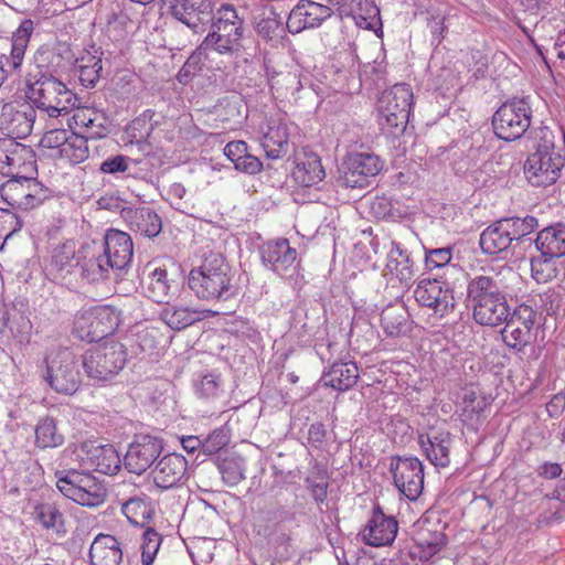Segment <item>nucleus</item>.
<instances>
[{
    "label": "nucleus",
    "mask_w": 565,
    "mask_h": 565,
    "mask_svg": "<svg viewBox=\"0 0 565 565\" xmlns=\"http://www.w3.org/2000/svg\"><path fill=\"white\" fill-rule=\"evenodd\" d=\"M563 147L555 145L552 129L541 126L531 130L532 152L524 163V173L534 186H548L561 177L565 166V131H561Z\"/></svg>",
    "instance_id": "f257e3e1"
},
{
    "label": "nucleus",
    "mask_w": 565,
    "mask_h": 565,
    "mask_svg": "<svg viewBox=\"0 0 565 565\" xmlns=\"http://www.w3.org/2000/svg\"><path fill=\"white\" fill-rule=\"evenodd\" d=\"M188 285L199 299L205 301H227L236 295L231 267L220 253L206 254L201 265L191 269Z\"/></svg>",
    "instance_id": "f03ea898"
},
{
    "label": "nucleus",
    "mask_w": 565,
    "mask_h": 565,
    "mask_svg": "<svg viewBox=\"0 0 565 565\" xmlns=\"http://www.w3.org/2000/svg\"><path fill=\"white\" fill-rule=\"evenodd\" d=\"M29 76L26 97L34 109L44 111L50 118H57L76 106V95L50 72L39 68Z\"/></svg>",
    "instance_id": "7ed1b4c3"
},
{
    "label": "nucleus",
    "mask_w": 565,
    "mask_h": 565,
    "mask_svg": "<svg viewBox=\"0 0 565 565\" xmlns=\"http://www.w3.org/2000/svg\"><path fill=\"white\" fill-rule=\"evenodd\" d=\"M127 355L122 343L107 340L86 350L82 355V366L90 380L106 382L125 367Z\"/></svg>",
    "instance_id": "20e7f679"
},
{
    "label": "nucleus",
    "mask_w": 565,
    "mask_h": 565,
    "mask_svg": "<svg viewBox=\"0 0 565 565\" xmlns=\"http://www.w3.org/2000/svg\"><path fill=\"white\" fill-rule=\"evenodd\" d=\"M44 362L46 366L44 380L52 390L60 394L72 395L79 388L83 381L82 356H77L68 348H62L47 354Z\"/></svg>",
    "instance_id": "39448f33"
},
{
    "label": "nucleus",
    "mask_w": 565,
    "mask_h": 565,
    "mask_svg": "<svg viewBox=\"0 0 565 565\" xmlns=\"http://www.w3.org/2000/svg\"><path fill=\"white\" fill-rule=\"evenodd\" d=\"M413 92L407 84H395L382 93L377 100L379 124L386 134L397 137L406 129Z\"/></svg>",
    "instance_id": "423d86ee"
},
{
    "label": "nucleus",
    "mask_w": 565,
    "mask_h": 565,
    "mask_svg": "<svg viewBox=\"0 0 565 565\" xmlns=\"http://www.w3.org/2000/svg\"><path fill=\"white\" fill-rule=\"evenodd\" d=\"M56 487L60 492L83 507H98L104 503L106 489L90 472L82 469L55 471Z\"/></svg>",
    "instance_id": "0eeeda50"
},
{
    "label": "nucleus",
    "mask_w": 565,
    "mask_h": 565,
    "mask_svg": "<svg viewBox=\"0 0 565 565\" xmlns=\"http://www.w3.org/2000/svg\"><path fill=\"white\" fill-rule=\"evenodd\" d=\"M532 108L529 98H512L503 103L492 116L494 135L504 141L520 139L530 128Z\"/></svg>",
    "instance_id": "6e6552de"
},
{
    "label": "nucleus",
    "mask_w": 565,
    "mask_h": 565,
    "mask_svg": "<svg viewBox=\"0 0 565 565\" xmlns=\"http://www.w3.org/2000/svg\"><path fill=\"white\" fill-rule=\"evenodd\" d=\"M456 282L449 277L422 279L414 291L415 299L422 307L444 317L455 310L457 300L463 296L461 290H456Z\"/></svg>",
    "instance_id": "1a4fd4ad"
},
{
    "label": "nucleus",
    "mask_w": 565,
    "mask_h": 565,
    "mask_svg": "<svg viewBox=\"0 0 565 565\" xmlns=\"http://www.w3.org/2000/svg\"><path fill=\"white\" fill-rule=\"evenodd\" d=\"M121 322V311L110 305L96 306L77 318L75 329L87 342H99L113 334Z\"/></svg>",
    "instance_id": "9d476101"
},
{
    "label": "nucleus",
    "mask_w": 565,
    "mask_h": 565,
    "mask_svg": "<svg viewBox=\"0 0 565 565\" xmlns=\"http://www.w3.org/2000/svg\"><path fill=\"white\" fill-rule=\"evenodd\" d=\"M383 169V161L379 156L370 152H355L348 157L338 183L350 189H364Z\"/></svg>",
    "instance_id": "9b49d317"
},
{
    "label": "nucleus",
    "mask_w": 565,
    "mask_h": 565,
    "mask_svg": "<svg viewBox=\"0 0 565 565\" xmlns=\"http://www.w3.org/2000/svg\"><path fill=\"white\" fill-rule=\"evenodd\" d=\"M390 471L395 487L408 500L415 501L424 489V466L416 457L394 456L391 458Z\"/></svg>",
    "instance_id": "f8f14e48"
},
{
    "label": "nucleus",
    "mask_w": 565,
    "mask_h": 565,
    "mask_svg": "<svg viewBox=\"0 0 565 565\" xmlns=\"http://www.w3.org/2000/svg\"><path fill=\"white\" fill-rule=\"evenodd\" d=\"M77 458L82 469L94 470L108 476L116 475L122 463L113 445H103L97 440L84 441L77 450Z\"/></svg>",
    "instance_id": "ddd939ff"
},
{
    "label": "nucleus",
    "mask_w": 565,
    "mask_h": 565,
    "mask_svg": "<svg viewBox=\"0 0 565 565\" xmlns=\"http://www.w3.org/2000/svg\"><path fill=\"white\" fill-rule=\"evenodd\" d=\"M536 316L537 312L531 306L525 303L518 306L503 322L505 323L501 331L503 342L510 349L523 351L531 341Z\"/></svg>",
    "instance_id": "4468645a"
},
{
    "label": "nucleus",
    "mask_w": 565,
    "mask_h": 565,
    "mask_svg": "<svg viewBox=\"0 0 565 565\" xmlns=\"http://www.w3.org/2000/svg\"><path fill=\"white\" fill-rule=\"evenodd\" d=\"M163 440L151 435H136L124 457L122 465L130 473L142 475L160 457Z\"/></svg>",
    "instance_id": "2eb2a0df"
},
{
    "label": "nucleus",
    "mask_w": 565,
    "mask_h": 565,
    "mask_svg": "<svg viewBox=\"0 0 565 565\" xmlns=\"http://www.w3.org/2000/svg\"><path fill=\"white\" fill-rule=\"evenodd\" d=\"M296 520V512L278 501H269L264 507L258 508L255 516V527L259 535L267 539H277L281 542L289 539L285 531L287 522Z\"/></svg>",
    "instance_id": "dca6fc26"
},
{
    "label": "nucleus",
    "mask_w": 565,
    "mask_h": 565,
    "mask_svg": "<svg viewBox=\"0 0 565 565\" xmlns=\"http://www.w3.org/2000/svg\"><path fill=\"white\" fill-rule=\"evenodd\" d=\"M36 118L32 104L7 103L0 113V129L9 139H24L31 132Z\"/></svg>",
    "instance_id": "f3484780"
},
{
    "label": "nucleus",
    "mask_w": 565,
    "mask_h": 565,
    "mask_svg": "<svg viewBox=\"0 0 565 565\" xmlns=\"http://www.w3.org/2000/svg\"><path fill=\"white\" fill-rule=\"evenodd\" d=\"M171 14L194 34L203 33L214 20L210 0H168Z\"/></svg>",
    "instance_id": "a211bd4d"
},
{
    "label": "nucleus",
    "mask_w": 565,
    "mask_h": 565,
    "mask_svg": "<svg viewBox=\"0 0 565 565\" xmlns=\"http://www.w3.org/2000/svg\"><path fill=\"white\" fill-rule=\"evenodd\" d=\"M333 14V9L313 0H299L291 9L286 21L289 33L298 34L307 29L319 28Z\"/></svg>",
    "instance_id": "6ab92c4d"
},
{
    "label": "nucleus",
    "mask_w": 565,
    "mask_h": 565,
    "mask_svg": "<svg viewBox=\"0 0 565 565\" xmlns=\"http://www.w3.org/2000/svg\"><path fill=\"white\" fill-rule=\"evenodd\" d=\"M178 267H156L146 281V296L157 303L169 305L170 300L179 292Z\"/></svg>",
    "instance_id": "aec40b11"
},
{
    "label": "nucleus",
    "mask_w": 565,
    "mask_h": 565,
    "mask_svg": "<svg viewBox=\"0 0 565 565\" xmlns=\"http://www.w3.org/2000/svg\"><path fill=\"white\" fill-rule=\"evenodd\" d=\"M98 243L103 246L107 257L105 264H110L114 273H119L130 265L134 256V243L129 234L109 228L106 231L104 239Z\"/></svg>",
    "instance_id": "412c9836"
},
{
    "label": "nucleus",
    "mask_w": 565,
    "mask_h": 565,
    "mask_svg": "<svg viewBox=\"0 0 565 565\" xmlns=\"http://www.w3.org/2000/svg\"><path fill=\"white\" fill-rule=\"evenodd\" d=\"M262 263L275 274L284 277L295 269L298 253L287 238L269 241L259 248Z\"/></svg>",
    "instance_id": "4be33fe9"
},
{
    "label": "nucleus",
    "mask_w": 565,
    "mask_h": 565,
    "mask_svg": "<svg viewBox=\"0 0 565 565\" xmlns=\"http://www.w3.org/2000/svg\"><path fill=\"white\" fill-rule=\"evenodd\" d=\"M188 461L184 456L175 452L161 457L152 470L153 483L166 491L180 486L185 479Z\"/></svg>",
    "instance_id": "5701e85b"
},
{
    "label": "nucleus",
    "mask_w": 565,
    "mask_h": 565,
    "mask_svg": "<svg viewBox=\"0 0 565 565\" xmlns=\"http://www.w3.org/2000/svg\"><path fill=\"white\" fill-rule=\"evenodd\" d=\"M398 531V523L394 516L386 515L377 504L373 508L372 515L362 531V536L367 545H391Z\"/></svg>",
    "instance_id": "b1692460"
},
{
    "label": "nucleus",
    "mask_w": 565,
    "mask_h": 565,
    "mask_svg": "<svg viewBox=\"0 0 565 565\" xmlns=\"http://www.w3.org/2000/svg\"><path fill=\"white\" fill-rule=\"evenodd\" d=\"M105 260H107V257L98 242L93 241L84 244L81 247V276L89 282H97L109 278L113 267L110 264H105Z\"/></svg>",
    "instance_id": "393cba45"
},
{
    "label": "nucleus",
    "mask_w": 565,
    "mask_h": 565,
    "mask_svg": "<svg viewBox=\"0 0 565 565\" xmlns=\"http://www.w3.org/2000/svg\"><path fill=\"white\" fill-rule=\"evenodd\" d=\"M243 26L228 23H212V32L204 39L203 43L220 54H233L242 47Z\"/></svg>",
    "instance_id": "a878e982"
},
{
    "label": "nucleus",
    "mask_w": 565,
    "mask_h": 565,
    "mask_svg": "<svg viewBox=\"0 0 565 565\" xmlns=\"http://www.w3.org/2000/svg\"><path fill=\"white\" fill-rule=\"evenodd\" d=\"M452 441V435L448 430H436L433 434H423L418 437L426 458L437 468L449 466Z\"/></svg>",
    "instance_id": "bb28decb"
},
{
    "label": "nucleus",
    "mask_w": 565,
    "mask_h": 565,
    "mask_svg": "<svg viewBox=\"0 0 565 565\" xmlns=\"http://www.w3.org/2000/svg\"><path fill=\"white\" fill-rule=\"evenodd\" d=\"M511 232L503 218H500L487 226L480 234L479 246L483 254L495 256L514 247Z\"/></svg>",
    "instance_id": "cd10ccee"
},
{
    "label": "nucleus",
    "mask_w": 565,
    "mask_h": 565,
    "mask_svg": "<svg viewBox=\"0 0 565 565\" xmlns=\"http://www.w3.org/2000/svg\"><path fill=\"white\" fill-rule=\"evenodd\" d=\"M81 248L76 249L74 241L70 239L57 245L51 256L50 270L58 278H65L79 271Z\"/></svg>",
    "instance_id": "c85d7f7f"
},
{
    "label": "nucleus",
    "mask_w": 565,
    "mask_h": 565,
    "mask_svg": "<svg viewBox=\"0 0 565 565\" xmlns=\"http://www.w3.org/2000/svg\"><path fill=\"white\" fill-rule=\"evenodd\" d=\"M128 227L143 237L153 238L162 230L161 217L150 207L129 209L124 214Z\"/></svg>",
    "instance_id": "c756f323"
},
{
    "label": "nucleus",
    "mask_w": 565,
    "mask_h": 565,
    "mask_svg": "<svg viewBox=\"0 0 565 565\" xmlns=\"http://www.w3.org/2000/svg\"><path fill=\"white\" fill-rule=\"evenodd\" d=\"M92 565H119L122 551L118 540L109 534H98L89 548Z\"/></svg>",
    "instance_id": "7c9ffc66"
},
{
    "label": "nucleus",
    "mask_w": 565,
    "mask_h": 565,
    "mask_svg": "<svg viewBox=\"0 0 565 565\" xmlns=\"http://www.w3.org/2000/svg\"><path fill=\"white\" fill-rule=\"evenodd\" d=\"M510 312L505 294L502 291L491 300L473 308V319L481 326L497 327L508 319Z\"/></svg>",
    "instance_id": "2f4dec72"
},
{
    "label": "nucleus",
    "mask_w": 565,
    "mask_h": 565,
    "mask_svg": "<svg viewBox=\"0 0 565 565\" xmlns=\"http://www.w3.org/2000/svg\"><path fill=\"white\" fill-rule=\"evenodd\" d=\"M534 248L544 256H565V224L556 223L541 230L534 239Z\"/></svg>",
    "instance_id": "473e14b6"
},
{
    "label": "nucleus",
    "mask_w": 565,
    "mask_h": 565,
    "mask_svg": "<svg viewBox=\"0 0 565 565\" xmlns=\"http://www.w3.org/2000/svg\"><path fill=\"white\" fill-rule=\"evenodd\" d=\"M502 292L500 281L488 275H476L467 281L466 301L468 307L476 308Z\"/></svg>",
    "instance_id": "72a5a7b5"
},
{
    "label": "nucleus",
    "mask_w": 565,
    "mask_h": 565,
    "mask_svg": "<svg viewBox=\"0 0 565 565\" xmlns=\"http://www.w3.org/2000/svg\"><path fill=\"white\" fill-rule=\"evenodd\" d=\"M359 376V367L355 362L338 361L332 363L329 370L323 373L322 381L324 385L344 392L356 384Z\"/></svg>",
    "instance_id": "f704fd0d"
},
{
    "label": "nucleus",
    "mask_w": 565,
    "mask_h": 565,
    "mask_svg": "<svg viewBox=\"0 0 565 565\" xmlns=\"http://www.w3.org/2000/svg\"><path fill=\"white\" fill-rule=\"evenodd\" d=\"M289 132L285 122L269 119L263 135V148L268 158L278 159L288 151Z\"/></svg>",
    "instance_id": "c9c22d12"
},
{
    "label": "nucleus",
    "mask_w": 565,
    "mask_h": 565,
    "mask_svg": "<svg viewBox=\"0 0 565 565\" xmlns=\"http://www.w3.org/2000/svg\"><path fill=\"white\" fill-rule=\"evenodd\" d=\"M255 30L264 41L271 44H278L286 35V24H284L280 14L276 9L265 7L263 12L256 18Z\"/></svg>",
    "instance_id": "e433bc0d"
},
{
    "label": "nucleus",
    "mask_w": 565,
    "mask_h": 565,
    "mask_svg": "<svg viewBox=\"0 0 565 565\" xmlns=\"http://www.w3.org/2000/svg\"><path fill=\"white\" fill-rule=\"evenodd\" d=\"M452 258L451 247L425 248V267L427 270L445 269L441 277L454 278L455 281L467 279L468 274L459 266L450 264Z\"/></svg>",
    "instance_id": "4c0bfd02"
},
{
    "label": "nucleus",
    "mask_w": 565,
    "mask_h": 565,
    "mask_svg": "<svg viewBox=\"0 0 565 565\" xmlns=\"http://www.w3.org/2000/svg\"><path fill=\"white\" fill-rule=\"evenodd\" d=\"M326 177L321 159L316 153H306L303 158L298 159L292 170V178L301 186H312L318 184Z\"/></svg>",
    "instance_id": "58836bf2"
},
{
    "label": "nucleus",
    "mask_w": 565,
    "mask_h": 565,
    "mask_svg": "<svg viewBox=\"0 0 565 565\" xmlns=\"http://www.w3.org/2000/svg\"><path fill=\"white\" fill-rule=\"evenodd\" d=\"M386 267L405 285L415 277V263L407 249H403L396 242H392Z\"/></svg>",
    "instance_id": "ea45409f"
},
{
    "label": "nucleus",
    "mask_w": 565,
    "mask_h": 565,
    "mask_svg": "<svg viewBox=\"0 0 565 565\" xmlns=\"http://www.w3.org/2000/svg\"><path fill=\"white\" fill-rule=\"evenodd\" d=\"M381 326L387 337L405 335L411 331L409 313L402 305L388 306L381 313Z\"/></svg>",
    "instance_id": "a19ab883"
},
{
    "label": "nucleus",
    "mask_w": 565,
    "mask_h": 565,
    "mask_svg": "<svg viewBox=\"0 0 565 565\" xmlns=\"http://www.w3.org/2000/svg\"><path fill=\"white\" fill-rule=\"evenodd\" d=\"M121 511L128 521L137 526H146L154 515L152 501L146 494L128 499L121 505Z\"/></svg>",
    "instance_id": "79ce46f5"
},
{
    "label": "nucleus",
    "mask_w": 565,
    "mask_h": 565,
    "mask_svg": "<svg viewBox=\"0 0 565 565\" xmlns=\"http://www.w3.org/2000/svg\"><path fill=\"white\" fill-rule=\"evenodd\" d=\"M33 516L43 529L52 531L58 536H64L67 532L64 514L53 503H38L34 507Z\"/></svg>",
    "instance_id": "37998d69"
},
{
    "label": "nucleus",
    "mask_w": 565,
    "mask_h": 565,
    "mask_svg": "<svg viewBox=\"0 0 565 565\" xmlns=\"http://www.w3.org/2000/svg\"><path fill=\"white\" fill-rule=\"evenodd\" d=\"M102 136L99 131L88 132L87 136L71 132L58 157L68 160L72 164L82 163L89 157L88 139Z\"/></svg>",
    "instance_id": "c03bdc74"
},
{
    "label": "nucleus",
    "mask_w": 565,
    "mask_h": 565,
    "mask_svg": "<svg viewBox=\"0 0 565 565\" xmlns=\"http://www.w3.org/2000/svg\"><path fill=\"white\" fill-rule=\"evenodd\" d=\"M161 320L172 330H183L204 318L203 311L188 307L168 306L160 312Z\"/></svg>",
    "instance_id": "a18cd8bd"
},
{
    "label": "nucleus",
    "mask_w": 565,
    "mask_h": 565,
    "mask_svg": "<svg viewBox=\"0 0 565 565\" xmlns=\"http://www.w3.org/2000/svg\"><path fill=\"white\" fill-rule=\"evenodd\" d=\"M99 172L115 178H139L138 161L124 154H115L105 159L99 166Z\"/></svg>",
    "instance_id": "49530a36"
},
{
    "label": "nucleus",
    "mask_w": 565,
    "mask_h": 565,
    "mask_svg": "<svg viewBox=\"0 0 565 565\" xmlns=\"http://www.w3.org/2000/svg\"><path fill=\"white\" fill-rule=\"evenodd\" d=\"M507 227L511 232V236L514 241V247L529 242L531 247L534 244L532 238H527V235L533 233L539 227V221L536 217L526 215L524 217L512 216L503 217Z\"/></svg>",
    "instance_id": "de8ad7c7"
},
{
    "label": "nucleus",
    "mask_w": 565,
    "mask_h": 565,
    "mask_svg": "<svg viewBox=\"0 0 565 565\" xmlns=\"http://www.w3.org/2000/svg\"><path fill=\"white\" fill-rule=\"evenodd\" d=\"M207 50L210 49L202 42V44L192 52L177 74V79L180 84L186 85L191 83L192 79L203 71L205 61L207 60Z\"/></svg>",
    "instance_id": "09e8293b"
},
{
    "label": "nucleus",
    "mask_w": 565,
    "mask_h": 565,
    "mask_svg": "<svg viewBox=\"0 0 565 565\" xmlns=\"http://www.w3.org/2000/svg\"><path fill=\"white\" fill-rule=\"evenodd\" d=\"M64 443V436L56 426V420L45 417L39 422L35 428V444L40 448H55Z\"/></svg>",
    "instance_id": "8fccbe9b"
},
{
    "label": "nucleus",
    "mask_w": 565,
    "mask_h": 565,
    "mask_svg": "<svg viewBox=\"0 0 565 565\" xmlns=\"http://www.w3.org/2000/svg\"><path fill=\"white\" fill-rule=\"evenodd\" d=\"M25 177L12 174L11 179L0 185L1 198L11 206L25 210Z\"/></svg>",
    "instance_id": "3c124183"
},
{
    "label": "nucleus",
    "mask_w": 565,
    "mask_h": 565,
    "mask_svg": "<svg viewBox=\"0 0 565 565\" xmlns=\"http://www.w3.org/2000/svg\"><path fill=\"white\" fill-rule=\"evenodd\" d=\"M554 258L544 256L542 253L531 257V274L536 282L545 284L556 277L557 269L553 262Z\"/></svg>",
    "instance_id": "603ef678"
},
{
    "label": "nucleus",
    "mask_w": 565,
    "mask_h": 565,
    "mask_svg": "<svg viewBox=\"0 0 565 565\" xmlns=\"http://www.w3.org/2000/svg\"><path fill=\"white\" fill-rule=\"evenodd\" d=\"M103 70L102 60L99 57L88 55L82 57V63L78 65V79L86 88H92L96 85L100 77Z\"/></svg>",
    "instance_id": "864d4df0"
},
{
    "label": "nucleus",
    "mask_w": 565,
    "mask_h": 565,
    "mask_svg": "<svg viewBox=\"0 0 565 565\" xmlns=\"http://www.w3.org/2000/svg\"><path fill=\"white\" fill-rule=\"evenodd\" d=\"M223 481L230 486H237L245 479V465L242 458H225L218 463Z\"/></svg>",
    "instance_id": "5fc2aeb1"
},
{
    "label": "nucleus",
    "mask_w": 565,
    "mask_h": 565,
    "mask_svg": "<svg viewBox=\"0 0 565 565\" xmlns=\"http://www.w3.org/2000/svg\"><path fill=\"white\" fill-rule=\"evenodd\" d=\"M162 542L161 535L152 527H148L142 534L141 562L142 565H152Z\"/></svg>",
    "instance_id": "6e6d98bb"
},
{
    "label": "nucleus",
    "mask_w": 565,
    "mask_h": 565,
    "mask_svg": "<svg viewBox=\"0 0 565 565\" xmlns=\"http://www.w3.org/2000/svg\"><path fill=\"white\" fill-rule=\"evenodd\" d=\"M25 210H32L50 198V190L35 178L25 177Z\"/></svg>",
    "instance_id": "4d7b16f0"
},
{
    "label": "nucleus",
    "mask_w": 565,
    "mask_h": 565,
    "mask_svg": "<svg viewBox=\"0 0 565 565\" xmlns=\"http://www.w3.org/2000/svg\"><path fill=\"white\" fill-rule=\"evenodd\" d=\"M318 313L316 309L298 308L294 316V326L299 328L303 334L312 335L316 334L320 327L321 318L319 316L313 317Z\"/></svg>",
    "instance_id": "13d9d810"
},
{
    "label": "nucleus",
    "mask_w": 565,
    "mask_h": 565,
    "mask_svg": "<svg viewBox=\"0 0 565 565\" xmlns=\"http://www.w3.org/2000/svg\"><path fill=\"white\" fill-rule=\"evenodd\" d=\"M156 117V111L146 109L140 116L135 118L127 128V134L130 138L135 139L137 143L145 141L148 135V121H152Z\"/></svg>",
    "instance_id": "bf43d9fd"
},
{
    "label": "nucleus",
    "mask_w": 565,
    "mask_h": 565,
    "mask_svg": "<svg viewBox=\"0 0 565 565\" xmlns=\"http://www.w3.org/2000/svg\"><path fill=\"white\" fill-rule=\"evenodd\" d=\"M316 468L318 469L317 477L308 476L305 482L310 489L312 498L320 505L326 501L328 495V475L324 468H320L319 466Z\"/></svg>",
    "instance_id": "052dcab7"
},
{
    "label": "nucleus",
    "mask_w": 565,
    "mask_h": 565,
    "mask_svg": "<svg viewBox=\"0 0 565 565\" xmlns=\"http://www.w3.org/2000/svg\"><path fill=\"white\" fill-rule=\"evenodd\" d=\"M230 443V434L228 429L225 427H221L214 429L204 440H203V452L205 455H214L217 454L221 449L226 447Z\"/></svg>",
    "instance_id": "680f3d73"
},
{
    "label": "nucleus",
    "mask_w": 565,
    "mask_h": 565,
    "mask_svg": "<svg viewBox=\"0 0 565 565\" xmlns=\"http://www.w3.org/2000/svg\"><path fill=\"white\" fill-rule=\"evenodd\" d=\"M270 86L277 90H282V94L287 96L289 93L294 95L295 92L299 90L301 82L296 73H279L271 77Z\"/></svg>",
    "instance_id": "e2e57ef3"
},
{
    "label": "nucleus",
    "mask_w": 565,
    "mask_h": 565,
    "mask_svg": "<svg viewBox=\"0 0 565 565\" xmlns=\"http://www.w3.org/2000/svg\"><path fill=\"white\" fill-rule=\"evenodd\" d=\"M358 9L359 12L349 13V15H352L360 28H371L372 24L371 22H367V20L380 15V9L372 0H360Z\"/></svg>",
    "instance_id": "0e129e2a"
},
{
    "label": "nucleus",
    "mask_w": 565,
    "mask_h": 565,
    "mask_svg": "<svg viewBox=\"0 0 565 565\" xmlns=\"http://www.w3.org/2000/svg\"><path fill=\"white\" fill-rule=\"evenodd\" d=\"M330 434L321 422L312 423L308 428L307 445L315 450H324Z\"/></svg>",
    "instance_id": "69168bd1"
},
{
    "label": "nucleus",
    "mask_w": 565,
    "mask_h": 565,
    "mask_svg": "<svg viewBox=\"0 0 565 565\" xmlns=\"http://www.w3.org/2000/svg\"><path fill=\"white\" fill-rule=\"evenodd\" d=\"M71 131L61 128H52L47 130L40 140V146L46 149H55L57 156L62 152V148L66 143Z\"/></svg>",
    "instance_id": "338daca9"
},
{
    "label": "nucleus",
    "mask_w": 565,
    "mask_h": 565,
    "mask_svg": "<svg viewBox=\"0 0 565 565\" xmlns=\"http://www.w3.org/2000/svg\"><path fill=\"white\" fill-rule=\"evenodd\" d=\"M222 386L220 375L207 373L201 377L200 383L196 385V393L202 397H216Z\"/></svg>",
    "instance_id": "774afa93"
}]
</instances>
